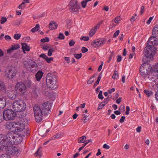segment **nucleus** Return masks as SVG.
Returning <instances> with one entry per match:
<instances>
[{"mask_svg": "<svg viewBox=\"0 0 158 158\" xmlns=\"http://www.w3.org/2000/svg\"><path fill=\"white\" fill-rule=\"evenodd\" d=\"M153 18H154L153 17H150V18H149V19L147 21V23L148 24L149 23H150L151 22L152 20L153 19Z\"/></svg>", "mask_w": 158, "mask_h": 158, "instance_id": "obj_60", "label": "nucleus"}, {"mask_svg": "<svg viewBox=\"0 0 158 158\" xmlns=\"http://www.w3.org/2000/svg\"><path fill=\"white\" fill-rule=\"evenodd\" d=\"M43 75V73L41 71H39L35 74V77L37 81H39L41 79Z\"/></svg>", "mask_w": 158, "mask_h": 158, "instance_id": "obj_22", "label": "nucleus"}, {"mask_svg": "<svg viewBox=\"0 0 158 158\" xmlns=\"http://www.w3.org/2000/svg\"><path fill=\"white\" fill-rule=\"evenodd\" d=\"M19 123L25 128V126H27L28 123L27 120L25 118H20V121L19 122Z\"/></svg>", "mask_w": 158, "mask_h": 158, "instance_id": "obj_20", "label": "nucleus"}, {"mask_svg": "<svg viewBox=\"0 0 158 158\" xmlns=\"http://www.w3.org/2000/svg\"><path fill=\"white\" fill-rule=\"evenodd\" d=\"M41 152L42 151L41 150H40V148H39L37 151L35 153V156H41L42 154Z\"/></svg>", "mask_w": 158, "mask_h": 158, "instance_id": "obj_38", "label": "nucleus"}, {"mask_svg": "<svg viewBox=\"0 0 158 158\" xmlns=\"http://www.w3.org/2000/svg\"><path fill=\"white\" fill-rule=\"evenodd\" d=\"M6 136L4 135L0 134V150H2V147H6Z\"/></svg>", "mask_w": 158, "mask_h": 158, "instance_id": "obj_17", "label": "nucleus"}, {"mask_svg": "<svg viewBox=\"0 0 158 158\" xmlns=\"http://www.w3.org/2000/svg\"><path fill=\"white\" fill-rule=\"evenodd\" d=\"M22 46V48L23 50H25L26 51H29L30 50V48L29 46L25 43H23L21 44Z\"/></svg>", "mask_w": 158, "mask_h": 158, "instance_id": "obj_27", "label": "nucleus"}, {"mask_svg": "<svg viewBox=\"0 0 158 158\" xmlns=\"http://www.w3.org/2000/svg\"><path fill=\"white\" fill-rule=\"evenodd\" d=\"M109 98V97H108L107 98H106L104 100V102H102V103H106V104H107L109 100H110V99H108Z\"/></svg>", "mask_w": 158, "mask_h": 158, "instance_id": "obj_62", "label": "nucleus"}, {"mask_svg": "<svg viewBox=\"0 0 158 158\" xmlns=\"http://www.w3.org/2000/svg\"><path fill=\"white\" fill-rule=\"evenodd\" d=\"M6 136V147L10 145H16L22 141L23 138L20 134L12 132H8Z\"/></svg>", "mask_w": 158, "mask_h": 158, "instance_id": "obj_1", "label": "nucleus"}, {"mask_svg": "<svg viewBox=\"0 0 158 158\" xmlns=\"http://www.w3.org/2000/svg\"><path fill=\"white\" fill-rule=\"evenodd\" d=\"M103 148L106 149H108L110 148V146L109 145H108L106 144H104L103 146Z\"/></svg>", "mask_w": 158, "mask_h": 158, "instance_id": "obj_63", "label": "nucleus"}, {"mask_svg": "<svg viewBox=\"0 0 158 158\" xmlns=\"http://www.w3.org/2000/svg\"><path fill=\"white\" fill-rule=\"evenodd\" d=\"M57 76L52 73H48L46 77V84L48 86L52 89H56L58 86Z\"/></svg>", "mask_w": 158, "mask_h": 158, "instance_id": "obj_2", "label": "nucleus"}, {"mask_svg": "<svg viewBox=\"0 0 158 158\" xmlns=\"http://www.w3.org/2000/svg\"><path fill=\"white\" fill-rule=\"evenodd\" d=\"M81 50L82 53H85L87 52L88 51V49L85 47H83L82 48Z\"/></svg>", "mask_w": 158, "mask_h": 158, "instance_id": "obj_55", "label": "nucleus"}, {"mask_svg": "<svg viewBox=\"0 0 158 158\" xmlns=\"http://www.w3.org/2000/svg\"><path fill=\"white\" fill-rule=\"evenodd\" d=\"M6 87L4 82L0 80V90L2 91H6Z\"/></svg>", "mask_w": 158, "mask_h": 158, "instance_id": "obj_28", "label": "nucleus"}, {"mask_svg": "<svg viewBox=\"0 0 158 158\" xmlns=\"http://www.w3.org/2000/svg\"><path fill=\"white\" fill-rule=\"evenodd\" d=\"M152 57L145 55V56L143 57L142 60L143 64L148 63L150 61L152 60Z\"/></svg>", "mask_w": 158, "mask_h": 158, "instance_id": "obj_25", "label": "nucleus"}, {"mask_svg": "<svg viewBox=\"0 0 158 158\" xmlns=\"http://www.w3.org/2000/svg\"><path fill=\"white\" fill-rule=\"evenodd\" d=\"M114 21L116 23H119V21H120V16H117L115 18Z\"/></svg>", "mask_w": 158, "mask_h": 158, "instance_id": "obj_48", "label": "nucleus"}, {"mask_svg": "<svg viewBox=\"0 0 158 158\" xmlns=\"http://www.w3.org/2000/svg\"><path fill=\"white\" fill-rule=\"evenodd\" d=\"M80 39L82 40L87 41L89 40V38L88 36H83L81 37Z\"/></svg>", "mask_w": 158, "mask_h": 158, "instance_id": "obj_47", "label": "nucleus"}, {"mask_svg": "<svg viewBox=\"0 0 158 158\" xmlns=\"http://www.w3.org/2000/svg\"><path fill=\"white\" fill-rule=\"evenodd\" d=\"M87 2L85 0L82 1L81 2V5L82 7L85 8L86 6Z\"/></svg>", "mask_w": 158, "mask_h": 158, "instance_id": "obj_45", "label": "nucleus"}, {"mask_svg": "<svg viewBox=\"0 0 158 158\" xmlns=\"http://www.w3.org/2000/svg\"><path fill=\"white\" fill-rule=\"evenodd\" d=\"M74 56L77 59H79L82 56V54L81 53L80 54H74Z\"/></svg>", "mask_w": 158, "mask_h": 158, "instance_id": "obj_39", "label": "nucleus"}, {"mask_svg": "<svg viewBox=\"0 0 158 158\" xmlns=\"http://www.w3.org/2000/svg\"><path fill=\"white\" fill-rule=\"evenodd\" d=\"M16 73L17 71L15 69H10L8 70L5 76L8 78L12 79L15 76Z\"/></svg>", "mask_w": 158, "mask_h": 158, "instance_id": "obj_15", "label": "nucleus"}, {"mask_svg": "<svg viewBox=\"0 0 158 158\" xmlns=\"http://www.w3.org/2000/svg\"><path fill=\"white\" fill-rule=\"evenodd\" d=\"M126 114L127 115H128L129 114V111L130 110V107L129 106H127L126 107Z\"/></svg>", "mask_w": 158, "mask_h": 158, "instance_id": "obj_58", "label": "nucleus"}, {"mask_svg": "<svg viewBox=\"0 0 158 158\" xmlns=\"http://www.w3.org/2000/svg\"><path fill=\"white\" fill-rule=\"evenodd\" d=\"M6 100L5 98H0V109H3L6 105Z\"/></svg>", "mask_w": 158, "mask_h": 158, "instance_id": "obj_23", "label": "nucleus"}, {"mask_svg": "<svg viewBox=\"0 0 158 158\" xmlns=\"http://www.w3.org/2000/svg\"><path fill=\"white\" fill-rule=\"evenodd\" d=\"M21 23V21L17 20L14 22V24L15 25H19Z\"/></svg>", "mask_w": 158, "mask_h": 158, "instance_id": "obj_61", "label": "nucleus"}, {"mask_svg": "<svg viewBox=\"0 0 158 158\" xmlns=\"http://www.w3.org/2000/svg\"><path fill=\"white\" fill-rule=\"evenodd\" d=\"M156 36L150 37L148 41L147 45L151 47H155L158 44V40L155 39Z\"/></svg>", "mask_w": 158, "mask_h": 158, "instance_id": "obj_13", "label": "nucleus"}, {"mask_svg": "<svg viewBox=\"0 0 158 158\" xmlns=\"http://www.w3.org/2000/svg\"><path fill=\"white\" fill-rule=\"evenodd\" d=\"M101 74L99 75V76L98 77V79L94 83V85L93 86V87L94 88L98 85V84L99 83V82L100 81L101 79Z\"/></svg>", "mask_w": 158, "mask_h": 158, "instance_id": "obj_31", "label": "nucleus"}, {"mask_svg": "<svg viewBox=\"0 0 158 158\" xmlns=\"http://www.w3.org/2000/svg\"><path fill=\"white\" fill-rule=\"evenodd\" d=\"M15 90L21 96L23 95L26 92L27 88L23 82H18L15 87Z\"/></svg>", "mask_w": 158, "mask_h": 158, "instance_id": "obj_9", "label": "nucleus"}, {"mask_svg": "<svg viewBox=\"0 0 158 158\" xmlns=\"http://www.w3.org/2000/svg\"><path fill=\"white\" fill-rule=\"evenodd\" d=\"M70 11L75 14L78 13L80 9L79 2L78 0H71L69 4Z\"/></svg>", "mask_w": 158, "mask_h": 158, "instance_id": "obj_8", "label": "nucleus"}, {"mask_svg": "<svg viewBox=\"0 0 158 158\" xmlns=\"http://www.w3.org/2000/svg\"><path fill=\"white\" fill-rule=\"evenodd\" d=\"M54 51V50L52 48L49 49L48 52V55L49 56H51L52 54V52Z\"/></svg>", "mask_w": 158, "mask_h": 158, "instance_id": "obj_46", "label": "nucleus"}, {"mask_svg": "<svg viewBox=\"0 0 158 158\" xmlns=\"http://www.w3.org/2000/svg\"><path fill=\"white\" fill-rule=\"evenodd\" d=\"M105 43V40L102 39H97L94 40L91 44L93 47L96 48L97 47H100L102 46Z\"/></svg>", "mask_w": 158, "mask_h": 158, "instance_id": "obj_14", "label": "nucleus"}, {"mask_svg": "<svg viewBox=\"0 0 158 158\" xmlns=\"http://www.w3.org/2000/svg\"><path fill=\"white\" fill-rule=\"evenodd\" d=\"M20 152L19 148L14 146L11 147L8 150V153L13 156H17Z\"/></svg>", "mask_w": 158, "mask_h": 158, "instance_id": "obj_12", "label": "nucleus"}, {"mask_svg": "<svg viewBox=\"0 0 158 158\" xmlns=\"http://www.w3.org/2000/svg\"><path fill=\"white\" fill-rule=\"evenodd\" d=\"M34 112L36 121L37 123L40 122L42 120L43 115L44 116L40 107L38 105H35L34 107Z\"/></svg>", "mask_w": 158, "mask_h": 158, "instance_id": "obj_5", "label": "nucleus"}, {"mask_svg": "<svg viewBox=\"0 0 158 158\" xmlns=\"http://www.w3.org/2000/svg\"><path fill=\"white\" fill-rule=\"evenodd\" d=\"M25 3L24 2H22L21 4H20L18 7L19 9L21 10L23 9V8H25Z\"/></svg>", "mask_w": 158, "mask_h": 158, "instance_id": "obj_44", "label": "nucleus"}, {"mask_svg": "<svg viewBox=\"0 0 158 158\" xmlns=\"http://www.w3.org/2000/svg\"><path fill=\"white\" fill-rule=\"evenodd\" d=\"M40 28V26L39 24H37L35 27L32 29L31 30L32 32H35L36 31L38 30Z\"/></svg>", "mask_w": 158, "mask_h": 158, "instance_id": "obj_34", "label": "nucleus"}, {"mask_svg": "<svg viewBox=\"0 0 158 158\" xmlns=\"http://www.w3.org/2000/svg\"><path fill=\"white\" fill-rule=\"evenodd\" d=\"M25 128L22 126L19 122H15L14 129L13 131L17 132H21L23 131Z\"/></svg>", "mask_w": 158, "mask_h": 158, "instance_id": "obj_16", "label": "nucleus"}, {"mask_svg": "<svg viewBox=\"0 0 158 158\" xmlns=\"http://www.w3.org/2000/svg\"><path fill=\"white\" fill-rule=\"evenodd\" d=\"M75 43V42L73 40H71L69 43V45L70 46H72L74 45Z\"/></svg>", "mask_w": 158, "mask_h": 158, "instance_id": "obj_54", "label": "nucleus"}, {"mask_svg": "<svg viewBox=\"0 0 158 158\" xmlns=\"http://www.w3.org/2000/svg\"><path fill=\"white\" fill-rule=\"evenodd\" d=\"M15 124V122L12 123L7 122L6 124V128L9 130H11L13 131V129L14 128Z\"/></svg>", "mask_w": 158, "mask_h": 158, "instance_id": "obj_21", "label": "nucleus"}, {"mask_svg": "<svg viewBox=\"0 0 158 158\" xmlns=\"http://www.w3.org/2000/svg\"><path fill=\"white\" fill-rule=\"evenodd\" d=\"M151 66L148 63L143 64L140 68L139 71L141 76L144 78H147L150 72Z\"/></svg>", "mask_w": 158, "mask_h": 158, "instance_id": "obj_6", "label": "nucleus"}, {"mask_svg": "<svg viewBox=\"0 0 158 158\" xmlns=\"http://www.w3.org/2000/svg\"><path fill=\"white\" fill-rule=\"evenodd\" d=\"M110 53H111L110 55V56H109V59L107 60V62L108 63H109L110 61L112 59V57L113 56V54H114V52L113 51L110 52Z\"/></svg>", "mask_w": 158, "mask_h": 158, "instance_id": "obj_42", "label": "nucleus"}, {"mask_svg": "<svg viewBox=\"0 0 158 158\" xmlns=\"http://www.w3.org/2000/svg\"><path fill=\"white\" fill-rule=\"evenodd\" d=\"M20 48V46L19 44H16L12 46L11 49L13 50H16Z\"/></svg>", "mask_w": 158, "mask_h": 158, "instance_id": "obj_35", "label": "nucleus"}, {"mask_svg": "<svg viewBox=\"0 0 158 158\" xmlns=\"http://www.w3.org/2000/svg\"><path fill=\"white\" fill-rule=\"evenodd\" d=\"M144 92L148 97H149L153 94L152 91L147 90H144Z\"/></svg>", "mask_w": 158, "mask_h": 158, "instance_id": "obj_32", "label": "nucleus"}, {"mask_svg": "<svg viewBox=\"0 0 158 158\" xmlns=\"http://www.w3.org/2000/svg\"><path fill=\"white\" fill-rule=\"evenodd\" d=\"M86 139L85 136H83L81 137L78 138V142L80 143H82L85 142V140Z\"/></svg>", "mask_w": 158, "mask_h": 158, "instance_id": "obj_30", "label": "nucleus"}, {"mask_svg": "<svg viewBox=\"0 0 158 158\" xmlns=\"http://www.w3.org/2000/svg\"><path fill=\"white\" fill-rule=\"evenodd\" d=\"M49 41V39L47 37H46L44 38H43L41 40V42L43 43L48 42Z\"/></svg>", "mask_w": 158, "mask_h": 158, "instance_id": "obj_41", "label": "nucleus"}, {"mask_svg": "<svg viewBox=\"0 0 158 158\" xmlns=\"http://www.w3.org/2000/svg\"><path fill=\"white\" fill-rule=\"evenodd\" d=\"M57 27V24L54 21H52L49 24V28L51 30H54L56 29Z\"/></svg>", "mask_w": 158, "mask_h": 158, "instance_id": "obj_19", "label": "nucleus"}, {"mask_svg": "<svg viewBox=\"0 0 158 158\" xmlns=\"http://www.w3.org/2000/svg\"><path fill=\"white\" fill-rule=\"evenodd\" d=\"M103 21L102 20L99 22L98 23L97 25L95 26V27H96L97 29H98L99 28L100 25H101L103 23Z\"/></svg>", "mask_w": 158, "mask_h": 158, "instance_id": "obj_57", "label": "nucleus"}, {"mask_svg": "<svg viewBox=\"0 0 158 158\" xmlns=\"http://www.w3.org/2000/svg\"><path fill=\"white\" fill-rule=\"evenodd\" d=\"M154 71L153 72H150L148 75V77L147 78L148 81H152L158 76V72L155 71V69Z\"/></svg>", "mask_w": 158, "mask_h": 158, "instance_id": "obj_18", "label": "nucleus"}, {"mask_svg": "<svg viewBox=\"0 0 158 158\" xmlns=\"http://www.w3.org/2000/svg\"><path fill=\"white\" fill-rule=\"evenodd\" d=\"M23 64L27 69L33 73L36 71L38 69L37 64L31 60L29 59L27 61H24Z\"/></svg>", "mask_w": 158, "mask_h": 158, "instance_id": "obj_4", "label": "nucleus"}, {"mask_svg": "<svg viewBox=\"0 0 158 158\" xmlns=\"http://www.w3.org/2000/svg\"><path fill=\"white\" fill-rule=\"evenodd\" d=\"M12 94H10L8 95V97L11 99L14 100L16 98V91L15 90H12L11 91Z\"/></svg>", "mask_w": 158, "mask_h": 158, "instance_id": "obj_24", "label": "nucleus"}, {"mask_svg": "<svg viewBox=\"0 0 158 158\" xmlns=\"http://www.w3.org/2000/svg\"><path fill=\"white\" fill-rule=\"evenodd\" d=\"M119 32L120 31L119 30L116 31L114 34L113 37L115 38L118 36L119 34Z\"/></svg>", "mask_w": 158, "mask_h": 158, "instance_id": "obj_56", "label": "nucleus"}, {"mask_svg": "<svg viewBox=\"0 0 158 158\" xmlns=\"http://www.w3.org/2000/svg\"><path fill=\"white\" fill-rule=\"evenodd\" d=\"M39 134L42 136H46L47 135L45 133V131H40L39 132Z\"/></svg>", "mask_w": 158, "mask_h": 158, "instance_id": "obj_53", "label": "nucleus"}, {"mask_svg": "<svg viewBox=\"0 0 158 158\" xmlns=\"http://www.w3.org/2000/svg\"><path fill=\"white\" fill-rule=\"evenodd\" d=\"M57 38L59 40H63L64 38V36L63 34L60 33Z\"/></svg>", "mask_w": 158, "mask_h": 158, "instance_id": "obj_37", "label": "nucleus"}, {"mask_svg": "<svg viewBox=\"0 0 158 158\" xmlns=\"http://www.w3.org/2000/svg\"><path fill=\"white\" fill-rule=\"evenodd\" d=\"M53 60V58L52 57L48 58V56L46 57L45 60L48 63H50L51 61Z\"/></svg>", "mask_w": 158, "mask_h": 158, "instance_id": "obj_49", "label": "nucleus"}, {"mask_svg": "<svg viewBox=\"0 0 158 158\" xmlns=\"http://www.w3.org/2000/svg\"><path fill=\"white\" fill-rule=\"evenodd\" d=\"M3 118L6 121L13 120L16 115V113L11 109L5 110L3 112Z\"/></svg>", "mask_w": 158, "mask_h": 158, "instance_id": "obj_7", "label": "nucleus"}, {"mask_svg": "<svg viewBox=\"0 0 158 158\" xmlns=\"http://www.w3.org/2000/svg\"><path fill=\"white\" fill-rule=\"evenodd\" d=\"M52 106V103L49 102H45L42 105L41 108L44 116H46L49 114Z\"/></svg>", "mask_w": 158, "mask_h": 158, "instance_id": "obj_11", "label": "nucleus"}, {"mask_svg": "<svg viewBox=\"0 0 158 158\" xmlns=\"http://www.w3.org/2000/svg\"><path fill=\"white\" fill-rule=\"evenodd\" d=\"M60 136V135L58 133H57L56 135H54V136L52 137L51 139V140H52L56 139L58 138Z\"/></svg>", "mask_w": 158, "mask_h": 158, "instance_id": "obj_50", "label": "nucleus"}, {"mask_svg": "<svg viewBox=\"0 0 158 158\" xmlns=\"http://www.w3.org/2000/svg\"><path fill=\"white\" fill-rule=\"evenodd\" d=\"M21 36V35L19 34H15L14 35V38L17 40H18L20 39Z\"/></svg>", "mask_w": 158, "mask_h": 158, "instance_id": "obj_36", "label": "nucleus"}, {"mask_svg": "<svg viewBox=\"0 0 158 158\" xmlns=\"http://www.w3.org/2000/svg\"><path fill=\"white\" fill-rule=\"evenodd\" d=\"M152 34L158 38V25H156L154 27L152 31Z\"/></svg>", "mask_w": 158, "mask_h": 158, "instance_id": "obj_26", "label": "nucleus"}, {"mask_svg": "<svg viewBox=\"0 0 158 158\" xmlns=\"http://www.w3.org/2000/svg\"><path fill=\"white\" fill-rule=\"evenodd\" d=\"M40 57H42L45 60L46 57L47 56L45 54H42L39 56Z\"/></svg>", "mask_w": 158, "mask_h": 158, "instance_id": "obj_59", "label": "nucleus"}, {"mask_svg": "<svg viewBox=\"0 0 158 158\" xmlns=\"http://www.w3.org/2000/svg\"><path fill=\"white\" fill-rule=\"evenodd\" d=\"M25 84L27 87L28 88H30L32 85V81L30 80H27L25 82Z\"/></svg>", "mask_w": 158, "mask_h": 158, "instance_id": "obj_33", "label": "nucleus"}, {"mask_svg": "<svg viewBox=\"0 0 158 158\" xmlns=\"http://www.w3.org/2000/svg\"><path fill=\"white\" fill-rule=\"evenodd\" d=\"M7 20V19L5 17H3L1 18L0 20V23L1 24H3L5 23Z\"/></svg>", "mask_w": 158, "mask_h": 158, "instance_id": "obj_43", "label": "nucleus"}, {"mask_svg": "<svg viewBox=\"0 0 158 158\" xmlns=\"http://www.w3.org/2000/svg\"><path fill=\"white\" fill-rule=\"evenodd\" d=\"M97 28L95 27L93 28L90 30L89 33V36L90 37L93 36L95 33L97 29Z\"/></svg>", "mask_w": 158, "mask_h": 158, "instance_id": "obj_29", "label": "nucleus"}, {"mask_svg": "<svg viewBox=\"0 0 158 158\" xmlns=\"http://www.w3.org/2000/svg\"><path fill=\"white\" fill-rule=\"evenodd\" d=\"M12 108L17 112H21L24 111L26 108V105L23 100L18 99L14 101L12 104Z\"/></svg>", "mask_w": 158, "mask_h": 158, "instance_id": "obj_3", "label": "nucleus"}, {"mask_svg": "<svg viewBox=\"0 0 158 158\" xmlns=\"http://www.w3.org/2000/svg\"><path fill=\"white\" fill-rule=\"evenodd\" d=\"M0 158H10V156L6 154H4L0 156Z\"/></svg>", "mask_w": 158, "mask_h": 158, "instance_id": "obj_40", "label": "nucleus"}, {"mask_svg": "<svg viewBox=\"0 0 158 158\" xmlns=\"http://www.w3.org/2000/svg\"><path fill=\"white\" fill-rule=\"evenodd\" d=\"M155 71L158 72V63L154 66Z\"/></svg>", "mask_w": 158, "mask_h": 158, "instance_id": "obj_64", "label": "nucleus"}, {"mask_svg": "<svg viewBox=\"0 0 158 158\" xmlns=\"http://www.w3.org/2000/svg\"><path fill=\"white\" fill-rule=\"evenodd\" d=\"M156 48L155 47H151L149 46H146L144 50L145 55L151 57L153 58L156 50Z\"/></svg>", "mask_w": 158, "mask_h": 158, "instance_id": "obj_10", "label": "nucleus"}, {"mask_svg": "<svg viewBox=\"0 0 158 158\" xmlns=\"http://www.w3.org/2000/svg\"><path fill=\"white\" fill-rule=\"evenodd\" d=\"M117 71H116V70L114 71V73L112 76V78L113 79H116V77L117 76V77H118V74H117Z\"/></svg>", "mask_w": 158, "mask_h": 158, "instance_id": "obj_51", "label": "nucleus"}, {"mask_svg": "<svg viewBox=\"0 0 158 158\" xmlns=\"http://www.w3.org/2000/svg\"><path fill=\"white\" fill-rule=\"evenodd\" d=\"M102 91H100L99 92V94L98 95V97L99 99H103V97L102 96Z\"/></svg>", "mask_w": 158, "mask_h": 158, "instance_id": "obj_52", "label": "nucleus"}]
</instances>
